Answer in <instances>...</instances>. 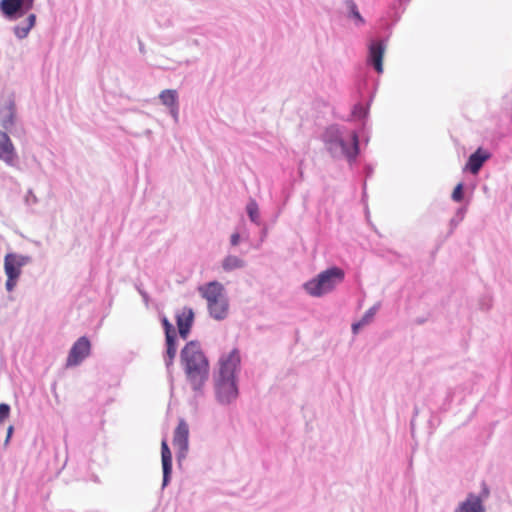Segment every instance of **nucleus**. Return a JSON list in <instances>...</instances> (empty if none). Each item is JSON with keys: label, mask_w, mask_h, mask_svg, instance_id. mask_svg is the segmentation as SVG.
I'll return each mask as SVG.
<instances>
[{"label": "nucleus", "mask_w": 512, "mask_h": 512, "mask_svg": "<svg viewBox=\"0 0 512 512\" xmlns=\"http://www.w3.org/2000/svg\"><path fill=\"white\" fill-rule=\"evenodd\" d=\"M16 109L12 100L6 101L0 106V126L8 132L15 124Z\"/></svg>", "instance_id": "nucleus-13"}, {"label": "nucleus", "mask_w": 512, "mask_h": 512, "mask_svg": "<svg viewBox=\"0 0 512 512\" xmlns=\"http://www.w3.org/2000/svg\"><path fill=\"white\" fill-rule=\"evenodd\" d=\"M344 279V270L340 267L332 266L306 281L302 287L309 296L321 298L332 293Z\"/></svg>", "instance_id": "nucleus-5"}, {"label": "nucleus", "mask_w": 512, "mask_h": 512, "mask_svg": "<svg viewBox=\"0 0 512 512\" xmlns=\"http://www.w3.org/2000/svg\"><path fill=\"white\" fill-rule=\"evenodd\" d=\"M169 113L173 120L177 123L179 121V104L169 108Z\"/></svg>", "instance_id": "nucleus-28"}, {"label": "nucleus", "mask_w": 512, "mask_h": 512, "mask_svg": "<svg viewBox=\"0 0 512 512\" xmlns=\"http://www.w3.org/2000/svg\"><path fill=\"white\" fill-rule=\"evenodd\" d=\"M200 296L206 300L211 318L222 321L228 316L229 300L222 283L210 281L198 287Z\"/></svg>", "instance_id": "nucleus-4"}, {"label": "nucleus", "mask_w": 512, "mask_h": 512, "mask_svg": "<svg viewBox=\"0 0 512 512\" xmlns=\"http://www.w3.org/2000/svg\"><path fill=\"white\" fill-rule=\"evenodd\" d=\"M491 154L479 147L474 153H472L466 163L465 169L476 175L481 170L484 163L490 159Z\"/></svg>", "instance_id": "nucleus-12"}, {"label": "nucleus", "mask_w": 512, "mask_h": 512, "mask_svg": "<svg viewBox=\"0 0 512 512\" xmlns=\"http://www.w3.org/2000/svg\"><path fill=\"white\" fill-rule=\"evenodd\" d=\"M345 7L347 9V17L353 20L356 26H362L365 24V20L360 14L358 7L354 0H345Z\"/></svg>", "instance_id": "nucleus-18"}, {"label": "nucleus", "mask_w": 512, "mask_h": 512, "mask_svg": "<svg viewBox=\"0 0 512 512\" xmlns=\"http://www.w3.org/2000/svg\"><path fill=\"white\" fill-rule=\"evenodd\" d=\"M144 134H145V136L150 137V136H151V134H152V131H151V130H149V129H147V130L144 132Z\"/></svg>", "instance_id": "nucleus-35"}, {"label": "nucleus", "mask_w": 512, "mask_h": 512, "mask_svg": "<svg viewBox=\"0 0 512 512\" xmlns=\"http://www.w3.org/2000/svg\"><path fill=\"white\" fill-rule=\"evenodd\" d=\"M30 258L28 256L16 253H8L4 258V271L7 276L6 289L12 291L17 285L18 279L22 273V268L28 264Z\"/></svg>", "instance_id": "nucleus-6"}, {"label": "nucleus", "mask_w": 512, "mask_h": 512, "mask_svg": "<svg viewBox=\"0 0 512 512\" xmlns=\"http://www.w3.org/2000/svg\"><path fill=\"white\" fill-rule=\"evenodd\" d=\"M246 212L251 222L256 225L260 224V213L257 202L254 199H250L246 205Z\"/></svg>", "instance_id": "nucleus-21"}, {"label": "nucleus", "mask_w": 512, "mask_h": 512, "mask_svg": "<svg viewBox=\"0 0 512 512\" xmlns=\"http://www.w3.org/2000/svg\"><path fill=\"white\" fill-rule=\"evenodd\" d=\"M91 354V342L86 336H81L72 345L66 357V367L81 365Z\"/></svg>", "instance_id": "nucleus-7"}, {"label": "nucleus", "mask_w": 512, "mask_h": 512, "mask_svg": "<svg viewBox=\"0 0 512 512\" xmlns=\"http://www.w3.org/2000/svg\"><path fill=\"white\" fill-rule=\"evenodd\" d=\"M380 307V304L377 303L375 305H373L371 308H369L365 313L364 315L362 316V318L360 319V321L362 322V324H364L365 326L368 325L374 318L376 312L378 311Z\"/></svg>", "instance_id": "nucleus-22"}, {"label": "nucleus", "mask_w": 512, "mask_h": 512, "mask_svg": "<svg viewBox=\"0 0 512 512\" xmlns=\"http://www.w3.org/2000/svg\"><path fill=\"white\" fill-rule=\"evenodd\" d=\"M161 461L163 470L162 489H164L170 483L172 473V453L166 440L161 443Z\"/></svg>", "instance_id": "nucleus-14"}, {"label": "nucleus", "mask_w": 512, "mask_h": 512, "mask_svg": "<svg viewBox=\"0 0 512 512\" xmlns=\"http://www.w3.org/2000/svg\"><path fill=\"white\" fill-rule=\"evenodd\" d=\"M241 236L239 233H233L230 236V243L232 246H237L240 243Z\"/></svg>", "instance_id": "nucleus-29"}, {"label": "nucleus", "mask_w": 512, "mask_h": 512, "mask_svg": "<svg viewBox=\"0 0 512 512\" xmlns=\"http://www.w3.org/2000/svg\"><path fill=\"white\" fill-rule=\"evenodd\" d=\"M13 432H14V427L12 425H10L7 429V435H6V439H5V442L4 444L7 445L13 435Z\"/></svg>", "instance_id": "nucleus-30"}, {"label": "nucleus", "mask_w": 512, "mask_h": 512, "mask_svg": "<svg viewBox=\"0 0 512 512\" xmlns=\"http://www.w3.org/2000/svg\"><path fill=\"white\" fill-rule=\"evenodd\" d=\"M367 108H365L361 104H356L353 108L352 114L354 117H357L359 119L366 117L367 115Z\"/></svg>", "instance_id": "nucleus-24"}, {"label": "nucleus", "mask_w": 512, "mask_h": 512, "mask_svg": "<svg viewBox=\"0 0 512 512\" xmlns=\"http://www.w3.org/2000/svg\"><path fill=\"white\" fill-rule=\"evenodd\" d=\"M28 22H29V25H28L27 30H30L35 24V15H33V14L29 15Z\"/></svg>", "instance_id": "nucleus-32"}, {"label": "nucleus", "mask_w": 512, "mask_h": 512, "mask_svg": "<svg viewBox=\"0 0 512 512\" xmlns=\"http://www.w3.org/2000/svg\"><path fill=\"white\" fill-rule=\"evenodd\" d=\"M219 370L214 377L215 396L222 405L234 402L239 394L238 374L241 369V356L237 348L219 358Z\"/></svg>", "instance_id": "nucleus-2"}, {"label": "nucleus", "mask_w": 512, "mask_h": 512, "mask_svg": "<svg viewBox=\"0 0 512 512\" xmlns=\"http://www.w3.org/2000/svg\"><path fill=\"white\" fill-rule=\"evenodd\" d=\"M246 266L245 260L235 255H227L222 260V269L225 272H231L236 269H242Z\"/></svg>", "instance_id": "nucleus-17"}, {"label": "nucleus", "mask_w": 512, "mask_h": 512, "mask_svg": "<svg viewBox=\"0 0 512 512\" xmlns=\"http://www.w3.org/2000/svg\"><path fill=\"white\" fill-rule=\"evenodd\" d=\"M454 512H485V506L480 496L469 493L466 499L458 504Z\"/></svg>", "instance_id": "nucleus-15"}, {"label": "nucleus", "mask_w": 512, "mask_h": 512, "mask_svg": "<svg viewBox=\"0 0 512 512\" xmlns=\"http://www.w3.org/2000/svg\"><path fill=\"white\" fill-rule=\"evenodd\" d=\"M162 325L165 332V338L177 337L174 326L169 322L166 317L162 318Z\"/></svg>", "instance_id": "nucleus-23"}, {"label": "nucleus", "mask_w": 512, "mask_h": 512, "mask_svg": "<svg viewBox=\"0 0 512 512\" xmlns=\"http://www.w3.org/2000/svg\"><path fill=\"white\" fill-rule=\"evenodd\" d=\"M452 200L455 202H461L463 200V184L459 183L453 190Z\"/></svg>", "instance_id": "nucleus-25"}, {"label": "nucleus", "mask_w": 512, "mask_h": 512, "mask_svg": "<svg viewBox=\"0 0 512 512\" xmlns=\"http://www.w3.org/2000/svg\"><path fill=\"white\" fill-rule=\"evenodd\" d=\"M10 415V406L6 403L0 404V423L4 422Z\"/></svg>", "instance_id": "nucleus-26"}, {"label": "nucleus", "mask_w": 512, "mask_h": 512, "mask_svg": "<svg viewBox=\"0 0 512 512\" xmlns=\"http://www.w3.org/2000/svg\"><path fill=\"white\" fill-rule=\"evenodd\" d=\"M159 100L162 105L170 108L179 104V95L174 89H165L159 94Z\"/></svg>", "instance_id": "nucleus-19"}, {"label": "nucleus", "mask_w": 512, "mask_h": 512, "mask_svg": "<svg viewBox=\"0 0 512 512\" xmlns=\"http://www.w3.org/2000/svg\"><path fill=\"white\" fill-rule=\"evenodd\" d=\"M173 445L177 449V459H185L189 449V426L181 419L174 431Z\"/></svg>", "instance_id": "nucleus-8"}, {"label": "nucleus", "mask_w": 512, "mask_h": 512, "mask_svg": "<svg viewBox=\"0 0 512 512\" xmlns=\"http://www.w3.org/2000/svg\"><path fill=\"white\" fill-rule=\"evenodd\" d=\"M364 326H365V325H364V324H362V322L359 320L358 322H356V323H353V324H352V332H353L354 334H357V333H358V331H359L362 327H364Z\"/></svg>", "instance_id": "nucleus-31"}, {"label": "nucleus", "mask_w": 512, "mask_h": 512, "mask_svg": "<svg viewBox=\"0 0 512 512\" xmlns=\"http://www.w3.org/2000/svg\"><path fill=\"white\" fill-rule=\"evenodd\" d=\"M266 234H267V230L266 229H263L262 231V235H261V241L264 240V238L266 237Z\"/></svg>", "instance_id": "nucleus-34"}, {"label": "nucleus", "mask_w": 512, "mask_h": 512, "mask_svg": "<svg viewBox=\"0 0 512 512\" xmlns=\"http://www.w3.org/2000/svg\"><path fill=\"white\" fill-rule=\"evenodd\" d=\"M139 50L141 53L145 52L144 44L141 41H139Z\"/></svg>", "instance_id": "nucleus-33"}, {"label": "nucleus", "mask_w": 512, "mask_h": 512, "mask_svg": "<svg viewBox=\"0 0 512 512\" xmlns=\"http://www.w3.org/2000/svg\"><path fill=\"white\" fill-rule=\"evenodd\" d=\"M176 340L177 337L166 338V355L164 357V361L167 368H169L173 364L174 358L177 353Z\"/></svg>", "instance_id": "nucleus-20"}, {"label": "nucleus", "mask_w": 512, "mask_h": 512, "mask_svg": "<svg viewBox=\"0 0 512 512\" xmlns=\"http://www.w3.org/2000/svg\"><path fill=\"white\" fill-rule=\"evenodd\" d=\"M324 146L334 159L346 158L353 163L359 154V137L355 131L333 124L328 126L321 135Z\"/></svg>", "instance_id": "nucleus-3"}, {"label": "nucleus", "mask_w": 512, "mask_h": 512, "mask_svg": "<svg viewBox=\"0 0 512 512\" xmlns=\"http://www.w3.org/2000/svg\"><path fill=\"white\" fill-rule=\"evenodd\" d=\"M385 52L384 42L372 40L368 46L367 63L371 65L378 74L383 73V57Z\"/></svg>", "instance_id": "nucleus-9"}, {"label": "nucleus", "mask_w": 512, "mask_h": 512, "mask_svg": "<svg viewBox=\"0 0 512 512\" xmlns=\"http://www.w3.org/2000/svg\"><path fill=\"white\" fill-rule=\"evenodd\" d=\"M457 217L458 218H453L451 219L450 221V226H451V232L453 231V229L459 224V222L463 219L464 217V212L462 209H459L457 211Z\"/></svg>", "instance_id": "nucleus-27"}, {"label": "nucleus", "mask_w": 512, "mask_h": 512, "mask_svg": "<svg viewBox=\"0 0 512 512\" xmlns=\"http://www.w3.org/2000/svg\"><path fill=\"white\" fill-rule=\"evenodd\" d=\"M194 321V311L190 307H184L181 312L176 315V323L179 335L182 339H186Z\"/></svg>", "instance_id": "nucleus-10"}, {"label": "nucleus", "mask_w": 512, "mask_h": 512, "mask_svg": "<svg viewBox=\"0 0 512 512\" xmlns=\"http://www.w3.org/2000/svg\"><path fill=\"white\" fill-rule=\"evenodd\" d=\"M17 158L15 147L7 132L0 131V160L12 165Z\"/></svg>", "instance_id": "nucleus-11"}, {"label": "nucleus", "mask_w": 512, "mask_h": 512, "mask_svg": "<svg viewBox=\"0 0 512 512\" xmlns=\"http://www.w3.org/2000/svg\"><path fill=\"white\" fill-rule=\"evenodd\" d=\"M180 361L187 381L195 392L190 403L197 408L198 399L204 395L203 386L209 377V361L197 341H190L183 347Z\"/></svg>", "instance_id": "nucleus-1"}, {"label": "nucleus", "mask_w": 512, "mask_h": 512, "mask_svg": "<svg viewBox=\"0 0 512 512\" xmlns=\"http://www.w3.org/2000/svg\"><path fill=\"white\" fill-rule=\"evenodd\" d=\"M34 0H1L0 8L7 16L14 15L21 7L26 10L30 9Z\"/></svg>", "instance_id": "nucleus-16"}]
</instances>
